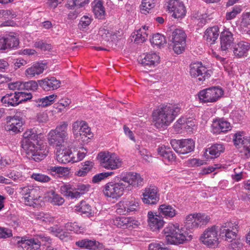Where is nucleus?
I'll use <instances>...</instances> for the list:
<instances>
[{"label":"nucleus","mask_w":250,"mask_h":250,"mask_svg":"<svg viewBox=\"0 0 250 250\" xmlns=\"http://www.w3.org/2000/svg\"><path fill=\"white\" fill-rule=\"evenodd\" d=\"M181 108L177 104L162 105L152 114L155 126L160 128L169 125L180 113Z\"/></svg>","instance_id":"nucleus-1"},{"label":"nucleus","mask_w":250,"mask_h":250,"mask_svg":"<svg viewBox=\"0 0 250 250\" xmlns=\"http://www.w3.org/2000/svg\"><path fill=\"white\" fill-rule=\"evenodd\" d=\"M167 242L170 244H183L186 241L191 239V236L183 228H179L178 224L168 225L163 230Z\"/></svg>","instance_id":"nucleus-2"},{"label":"nucleus","mask_w":250,"mask_h":250,"mask_svg":"<svg viewBox=\"0 0 250 250\" xmlns=\"http://www.w3.org/2000/svg\"><path fill=\"white\" fill-rule=\"evenodd\" d=\"M128 187L121 180V177L117 181H112L106 183L104 187V195L112 199H118L123 196Z\"/></svg>","instance_id":"nucleus-3"},{"label":"nucleus","mask_w":250,"mask_h":250,"mask_svg":"<svg viewBox=\"0 0 250 250\" xmlns=\"http://www.w3.org/2000/svg\"><path fill=\"white\" fill-rule=\"evenodd\" d=\"M22 148L25 151L27 157L36 162L43 160L46 156L48 151L44 146H41L37 143L21 144Z\"/></svg>","instance_id":"nucleus-4"},{"label":"nucleus","mask_w":250,"mask_h":250,"mask_svg":"<svg viewBox=\"0 0 250 250\" xmlns=\"http://www.w3.org/2000/svg\"><path fill=\"white\" fill-rule=\"evenodd\" d=\"M171 33L168 34L170 42H172L173 49L177 54L182 53L185 49L187 35L181 29H175Z\"/></svg>","instance_id":"nucleus-5"},{"label":"nucleus","mask_w":250,"mask_h":250,"mask_svg":"<svg viewBox=\"0 0 250 250\" xmlns=\"http://www.w3.org/2000/svg\"><path fill=\"white\" fill-rule=\"evenodd\" d=\"M42 242L50 243L51 238L44 234L37 235L36 238L26 239L24 238H17V244L19 247L26 248L27 250H37L41 245Z\"/></svg>","instance_id":"nucleus-6"},{"label":"nucleus","mask_w":250,"mask_h":250,"mask_svg":"<svg viewBox=\"0 0 250 250\" xmlns=\"http://www.w3.org/2000/svg\"><path fill=\"white\" fill-rule=\"evenodd\" d=\"M102 166L107 169L115 170L122 167V159L115 153L102 152L100 154Z\"/></svg>","instance_id":"nucleus-7"},{"label":"nucleus","mask_w":250,"mask_h":250,"mask_svg":"<svg viewBox=\"0 0 250 250\" xmlns=\"http://www.w3.org/2000/svg\"><path fill=\"white\" fill-rule=\"evenodd\" d=\"M21 193L23 196V202L27 206L35 207L39 204L38 200L41 197L40 191L38 188L27 186L21 188Z\"/></svg>","instance_id":"nucleus-8"},{"label":"nucleus","mask_w":250,"mask_h":250,"mask_svg":"<svg viewBox=\"0 0 250 250\" xmlns=\"http://www.w3.org/2000/svg\"><path fill=\"white\" fill-rule=\"evenodd\" d=\"M221 88L214 86L200 91L198 93L200 101L204 103L216 102L223 95Z\"/></svg>","instance_id":"nucleus-9"},{"label":"nucleus","mask_w":250,"mask_h":250,"mask_svg":"<svg viewBox=\"0 0 250 250\" xmlns=\"http://www.w3.org/2000/svg\"><path fill=\"white\" fill-rule=\"evenodd\" d=\"M233 141L241 153L247 158L250 157V137H245L243 132H238L234 134Z\"/></svg>","instance_id":"nucleus-10"},{"label":"nucleus","mask_w":250,"mask_h":250,"mask_svg":"<svg viewBox=\"0 0 250 250\" xmlns=\"http://www.w3.org/2000/svg\"><path fill=\"white\" fill-rule=\"evenodd\" d=\"M170 144L173 149L178 153L185 154L192 151L195 147V143L192 139H172Z\"/></svg>","instance_id":"nucleus-11"},{"label":"nucleus","mask_w":250,"mask_h":250,"mask_svg":"<svg viewBox=\"0 0 250 250\" xmlns=\"http://www.w3.org/2000/svg\"><path fill=\"white\" fill-rule=\"evenodd\" d=\"M217 227L212 226L206 229L200 237V241L208 247H215L219 244Z\"/></svg>","instance_id":"nucleus-12"},{"label":"nucleus","mask_w":250,"mask_h":250,"mask_svg":"<svg viewBox=\"0 0 250 250\" xmlns=\"http://www.w3.org/2000/svg\"><path fill=\"white\" fill-rule=\"evenodd\" d=\"M209 220L210 217L204 213L191 214L187 216L185 223L187 228H198L207 224Z\"/></svg>","instance_id":"nucleus-13"},{"label":"nucleus","mask_w":250,"mask_h":250,"mask_svg":"<svg viewBox=\"0 0 250 250\" xmlns=\"http://www.w3.org/2000/svg\"><path fill=\"white\" fill-rule=\"evenodd\" d=\"M208 70L200 62L192 63L190 65L189 73L191 77L197 78L199 82H203L209 77Z\"/></svg>","instance_id":"nucleus-14"},{"label":"nucleus","mask_w":250,"mask_h":250,"mask_svg":"<svg viewBox=\"0 0 250 250\" xmlns=\"http://www.w3.org/2000/svg\"><path fill=\"white\" fill-rule=\"evenodd\" d=\"M72 132L77 138L84 136L90 139L93 136L90 128L84 121L77 120L74 122L72 124Z\"/></svg>","instance_id":"nucleus-15"},{"label":"nucleus","mask_w":250,"mask_h":250,"mask_svg":"<svg viewBox=\"0 0 250 250\" xmlns=\"http://www.w3.org/2000/svg\"><path fill=\"white\" fill-rule=\"evenodd\" d=\"M167 9L174 18H182L186 15L185 7L180 0H167Z\"/></svg>","instance_id":"nucleus-16"},{"label":"nucleus","mask_w":250,"mask_h":250,"mask_svg":"<svg viewBox=\"0 0 250 250\" xmlns=\"http://www.w3.org/2000/svg\"><path fill=\"white\" fill-rule=\"evenodd\" d=\"M121 180L127 184V189L132 186L134 188L142 187L144 185V179L140 174L136 172H129L121 176Z\"/></svg>","instance_id":"nucleus-17"},{"label":"nucleus","mask_w":250,"mask_h":250,"mask_svg":"<svg viewBox=\"0 0 250 250\" xmlns=\"http://www.w3.org/2000/svg\"><path fill=\"white\" fill-rule=\"evenodd\" d=\"M220 49L222 52L227 53L234 43V38L233 34L228 29H225L220 35Z\"/></svg>","instance_id":"nucleus-18"},{"label":"nucleus","mask_w":250,"mask_h":250,"mask_svg":"<svg viewBox=\"0 0 250 250\" xmlns=\"http://www.w3.org/2000/svg\"><path fill=\"white\" fill-rule=\"evenodd\" d=\"M143 201L145 204L153 205L156 204L159 200L158 189L154 186L145 188L143 194Z\"/></svg>","instance_id":"nucleus-19"},{"label":"nucleus","mask_w":250,"mask_h":250,"mask_svg":"<svg viewBox=\"0 0 250 250\" xmlns=\"http://www.w3.org/2000/svg\"><path fill=\"white\" fill-rule=\"evenodd\" d=\"M250 49V43L242 41L236 43L232 49L234 55L238 58L246 57Z\"/></svg>","instance_id":"nucleus-20"},{"label":"nucleus","mask_w":250,"mask_h":250,"mask_svg":"<svg viewBox=\"0 0 250 250\" xmlns=\"http://www.w3.org/2000/svg\"><path fill=\"white\" fill-rule=\"evenodd\" d=\"M40 86L45 91L56 89L60 86L61 82L54 77H47L38 81Z\"/></svg>","instance_id":"nucleus-21"},{"label":"nucleus","mask_w":250,"mask_h":250,"mask_svg":"<svg viewBox=\"0 0 250 250\" xmlns=\"http://www.w3.org/2000/svg\"><path fill=\"white\" fill-rule=\"evenodd\" d=\"M148 225L152 231H156L162 228L164 224V221L162 216L154 214L152 211L147 213Z\"/></svg>","instance_id":"nucleus-22"},{"label":"nucleus","mask_w":250,"mask_h":250,"mask_svg":"<svg viewBox=\"0 0 250 250\" xmlns=\"http://www.w3.org/2000/svg\"><path fill=\"white\" fill-rule=\"evenodd\" d=\"M140 63L146 67H154L159 63L160 57L156 53L150 52L141 57Z\"/></svg>","instance_id":"nucleus-23"},{"label":"nucleus","mask_w":250,"mask_h":250,"mask_svg":"<svg viewBox=\"0 0 250 250\" xmlns=\"http://www.w3.org/2000/svg\"><path fill=\"white\" fill-rule=\"evenodd\" d=\"M7 125L5 129L14 133H18L20 131L22 125L21 118L18 115L14 116H9L7 118Z\"/></svg>","instance_id":"nucleus-24"},{"label":"nucleus","mask_w":250,"mask_h":250,"mask_svg":"<svg viewBox=\"0 0 250 250\" xmlns=\"http://www.w3.org/2000/svg\"><path fill=\"white\" fill-rule=\"evenodd\" d=\"M225 150V146L222 144H215L206 149L204 155L207 160L213 159L220 156Z\"/></svg>","instance_id":"nucleus-25"},{"label":"nucleus","mask_w":250,"mask_h":250,"mask_svg":"<svg viewBox=\"0 0 250 250\" xmlns=\"http://www.w3.org/2000/svg\"><path fill=\"white\" fill-rule=\"evenodd\" d=\"M212 131L213 133L219 134L226 132L231 129L230 123L222 119L216 120L212 124Z\"/></svg>","instance_id":"nucleus-26"},{"label":"nucleus","mask_w":250,"mask_h":250,"mask_svg":"<svg viewBox=\"0 0 250 250\" xmlns=\"http://www.w3.org/2000/svg\"><path fill=\"white\" fill-rule=\"evenodd\" d=\"M135 220L130 217H117L113 219V224L117 227L122 229L132 228L135 225Z\"/></svg>","instance_id":"nucleus-27"},{"label":"nucleus","mask_w":250,"mask_h":250,"mask_svg":"<svg viewBox=\"0 0 250 250\" xmlns=\"http://www.w3.org/2000/svg\"><path fill=\"white\" fill-rule=\"evenodd\" d=\"M76 244L79 247L91 250H100L103 248V244L95 240L83 239L76 242Z\"/></svg>","instance_id":"nucleus-28"},{"label":"nucleus","mask_w":250,"mask_h":250,"mask_svg":"<svg viewBox=\"0 0 250 250\" xmlns=\"http://www.w3.org/2000/svg\"><path fill=\"white\" fill-rule=\"evenodd\" d=\"M219 35V28L218 26H213L208 28L204 36L205 40L209 44H213L218 39Z\"/></svg>","instance_id":"nucleus-29"},{"label":"nucleus","mask_w":250,"mask_h":250,"mask_svg":"<svg viewBox=\"0 0 250 250\" xmlns=\"http://www.w3.org/2000/svg\"><path fill=\"white\" fill-rule=\"evenodd\" d=\"M45 65L41 63H36L25 70L26 76L29 78L35 77L42 73L45 69Z\"/></svg>","instance_id":"nucleus-30"},{"label":"nucleus","mask_w":250,"mask_h":250,"mask_svg":"<svg viewBox=\"0 0 250 250\" xmlns=\"http://www.w3.org/2000/svg\"><path fill=\"white\" fill-rule=\"evenodd\" d=\"M159 155L162 157L164 160L172 163L175 162L176 156L174 152L171 151L170 148L166 147H160L158 148Z\"/></svg>","instance_id":"nucleus-31"},{"label":"nucleus","mask_w":250,"mask_h":250,"mask_svg":"<svg viewBox=\"0 0 250 250\" xmlns=\"http://www.w3.org/2000/svg\"><path fill=\"white\" fill-rule=\"evenodd\" d=\"M60 190L64 196L71 199L78 198L80 197L76 188L70 185H64L61 186Z\"/></svg>","instance_id":"nucleus-32"},{"label":"nucleus","mask_w":250,"mask_h":250,"mask_svg":"<svg viewBox=\"0 0 250 250\" xmlns=\"http://www.w3.org/2000/svg\"><path fill=\"white\" fill-rule=\"evenodd\" d=\"M71 154V151L68 149H60L57 152L56 159L61 163L66 164L72 162Z\"/></svg>","instance_id":"nucleus-33"},{"label":"nucleus","mask_w":250,"mask_h":250,"mask_svg":"<svg viewBox=\"0 0 250 250\" xmlns=\"http://www.w3.org/2000/svg\"><path fill=\"white\" fill-rule=\"evenodd\" d=\"M17 92L7 94L1 99V103L5 106H15L19 104Z\"/></svg>","instance_id":"nucleus-34"},{"label":"nucleus","mask_w":250,"mask_h":250,"mask_svg":"<svg viewBox=\"0 0 250 250\" xmlns=\"http://www.w3.org/2000/svg\"><path fill=\"white\" fill-rule=\"evenodd\" d=\"M159 213L162 216H164L166 218H172L174 217L177 211L171 205L167 204H162L160 206L159 208Z\"/></svg>","instance_id":"nucleus-35"},{"label":"nucleus","mask_w":250,"mask_h":250,"mask_svg":"<svg viewBox=\"0 0 250 250\" xmlns=\"http://www.w3.org/2000/svg\"><path fill=\"white\" fill-rule=\"evenodd\" d=\"M92 4L95 16L98 19H103L105 15V9L102 0H94Z\"/></svg>","instance_id":"nucleus-36"},{"label":"nucleus","mask_w":250,"mask_h":250,"mask_svg":"<svg viewBox=\"0 0 250 250\" xmlns=\"http://www.w3.org/2000/svg\"><path fill=\"white\" fill-rule=\"evenodd\" d=\"M38 135L34 129L27 130L23 134V139L21 144L29 143H37Z\"/></svg>","instance_id":"nucleus-37"},{"label":"nucleus","mask_w":250,"mask_h":250,"mask_svg":"<svg viewBox=\"0 0 250 250\" xmlns=\"http://www.w3.org/2000/svg\"><path fill=\"white\" fill-rule=\"evenodd\" d=\"M48 136L49 144L53 146H61L65 140L52 130L49 132Z\"/></svg>","instance_id":"nucleus-38"},{"label":"nucleus","mask_w":250,"mask_h":250,"mask_svg":"<svg viewBox=\"0 0 250 250\" xmlns=\"http://www.w3.org/2000/svg\"><path fill=\"white\" fill-rule=\"evenodd\" d=\"M57 96L55 94L50 95L42 98L37 99L36 105L37 107H44L52 104L56 99Z\"/></svg>","instance_id":"nucleus-39"},{"label":"nucleus","mask_w":250,"mask_h":250,"mask_svg":"<svg viewBox=\"0 0 250 250\" xmlns=\"http://www.w3.org/2000/svg\"><path fill=\"white\" fill-rule=\"evenodd\" d=\"M148 27L143 26L136 31V33L133 37H134V41L136 43H142L145 42L148 37Z\"/></svg>","instance_id":"nucleus-40"},{"label":"nucleus","mask_w":250,"mask_h":250,"mask_svg":"<svg viewBox=\"0 0 250 250\" xmlns=\"http://www.w3.org/2000/svg\"><path fill=\"white\" fill-rule=\"evenodd\" d=\"M155 6V0H142L140 5V11L142 14H147Z\"/></svg>","instance_id":"nucleus-41"},{"label":"nucleus","mask_w":250,"mask_h":250,"mask_svg":"<svg viewBox=\"0 0 250 250\" xmlns=\"http://www.w3.org/2000/svg\"><path fill=\"white\" fill-rule=\"evenodd\" d=\"M47 171L52 175L58 174L60 176H64L69 173V169L68 167L59 166L48 167Z\"/></svg>","instance_id":"nucleus-42"},{"label":"nucleus","mask_w":250,"mask_h":250,"mask_svg":"<svg viewBox=\"0 0 250 250\" xmlns=\"http://www.w3.org/2000/svg\"><path fill=\"white\" fill-rule=\"evenodd\" d=\"M68 124L66 122H61L58 125L55 129H52L57 134L60 135L65 139L67 138V127Z\"/></svg>","instance_id":"nucleus-43"},{"label":"nucleus","mask_w":250,"mask_h":250,"mask_svg":"<svg viewBox=\"0 0 250 250\" xmlns=\"http://www.w3.org/2000/svg\"><path fill=\"white\" fill-rule=\"evenodd\" d=\"M87 149L84 147L81 148L78 151L72 152V162L76 163L82 161L86 156Z\"/></svg>","instance_id":"nucleus-44"},{"label":"nucleus","mask_w":250,"mask_h":250,"mask_svg":"<svg viewBox=\"0 0 250 250\" xmlns=\"http://www.w3.org/2000/svg\"><path fill=\"white\" fill-rule=\"evenodd\" d=\"M4 39L5 42V49L14 48L19 45V40L18 38L14 35H8V36L4 38Z\"/></svg>","instance_id":"nucleus-45"},{"label":"nucleus","mask_w":250,"mask_h":250,"mask_svg":"<svg viewBox=\"0 0 250 250\" xmlns=\"http://www.w3.org/2000/svg\"><path fill=\"white\" fill-rule=\"evenodd\" d=\"M65 229L67 230L72 231L76 233H81L83 231V228L79 226L76 222H68L64 225Z\"/></svg>","instance_id":"nucleus-46"},{"label":"nucleus","mask_w":250,"mask_h":250,"mask_svg":"<svg viewBox=\"0 0 250 250\" xmlns=\"http://www.w3.org/2000/svg\"><path fill=\"white\" fill-rule=\"evenodd\" d=\"M150 42L153 45L160 46L166 43L165 37L159 34H154L150 39Z\"/></svg>","instance_id":"nucleus-47"},{"label":"nucleus","mask_w":250,"mask_h":250,"mask_svg":"<svg viewBox=\"0 0 250 250\" xmlns=\"http://www.w3.org/2000/svg\"><path fill=\"white\" fill-rule=\"evenodd\" d=\"M5 176L15 181L21 182L25 180L26 178L22 174V173L17 171H12L5 175Z\"/></svg>","instance_id":"nucleus-48"},{"label":"nucleus","mask_w":250,"mask_h":250,"mask_svg":"<svg viewBox=\"0 0 250 250\" xmlns=\"http://www.w3.org/2000/svg\"><path fill=\"white\" fill-rule=\"evenodd\" d=\"M127 204V210L128 213L136 211L139 208V203L137 200L131 199L130 200H125Z\"/></svg>","instance_id":"nucleus-49"},{"label":"nucleus","mask_w":250,"mask_h":250,"mask_svg":"<svg viewBox=\"0 0 250 250\" xmlns=\"http://www.w3.org/2000/svg\"><path fill=\"white\" fill-rule=\"evenodd\" d=\"M79 211L84 214H91L92 208L91 206L85 201L81 202L79 206L77 207Z\"/></svg>","instance_id":"nucleus-50"},{"label":"nucleus","mask_w":250,"mask_h":250,"mask_svg":"<svg viewBox=\"0 0 250 250\" xmlns=\"http://www.w3.org/2000/svg\"><path fill=\"white\" fill-rule=\"evenodd\" d=\"M92 20V19L91 17H89L87 15L83 16L81 18L78 24L79 28L81 30L85 28L91 23Z\"/></svg>","instance_id":"nucleus-51"},{"label":"nucleus","mask_w":250,"mask_h":250,"mask_svg":"<svg viewBox=\"0 0 250 250\" xmlns=\"http://www.w3.org/2000/svg\"><path fill=\"white\" fill-rule=\"evenodd\" d=\"M113 174V172H105L99 173L94 176L92 178V182L94 183H97Z\"/></svg>","instance_id":"nucleus-52"},{"label":"nucleus","mask_w":250,"mask_h":250,"mask_svg":"<svg viewBox=\"0 0 250 250\" xmlns=\"http://www.w3.org/2000/svg\"><path fill=\"white\" fill-rule=\"evenodd\" d=\"M149 250H168L165 244L162 242H152L148 246Z\"/></svg>","instance_id":"nucleus-53"},{"label":"nucleus","mask_w":250,"mask_h":250,"mask_svg":"<svg viewBox=\"0 0 250 250\" xmlns=\"http://www.w3.org/2000/svg\"><path fill=\"white\" fill-rule=\"evenodd\" d=\"M238 225L237 224L234 225L232 222H228L224 223L222 224L220 228V235L224 234L225 231L232 229H237Z\"/></svg>","instance_id":"nucleus-54"},{"label":"nucleus","mask_w":250,"mask_h":250,"mask_svg":"<svg viewBox=\"0 0 250 250\" xmlns=\"http://www.w3.org/2000/svg\"><path fill=\"white\" fill-rule=\"evenodd\" d=\"M21 86V88L26 90L35 91L37 89L38 84L35 81H30L22 83Z\"/></svg>","instance_id":"nucleus-55"},{"label":"nucleus","mask_w":250,"mask_h":250,"mask_svg":"<svg viewBox=\"0 0 250 250\" xmlns=\"http://www.w3.org/2000/svg\"><path fill=\"white\" fill-rule=\"evenodd\" d=\"M31 177L37 181L42 183L48 182L51 179L48 176L42 173H33Z\"/></svg>","instance_id":"nucleus-56"},{"label":"nucleus","mask_w":250,"mask_h":250,"mask_svg":"<svg viewBox=\"0 0 250 250\" xmlns=\"http://www.w3.org/2000/svg\"><path fill=\"white\" fill-rule=\"evenodd\" d=\"M234 229H229L226 231H225L223 235L221 234L223 238H225V240L228 242H231L233 240H234L236 237V233L234 231Z\"/></svg>","instance_id":"nucleus-57"},{"label":"nucleus","mask_w":250,"mask_h":250,"mask_svg":"<svg viewBox=\"0 0 250 250\" xmlns=\"http://www.w3.org/2000/svg\"><path fill=\"white\" fill-rule=\"evenodd\" d=\"M50 202L54 205L61 206L64 202V200L61 195L54 193L50 198Z\"/></svg>","instance_id":"nucleus-58"},{"label":"nucleus","mask_w":250,"mask_h":250,"mask_svg":"<svg viewBox=\"0 0 250 250\" xmlns=\"http://www.w3.org/2000/svg\"><path fill=\"white\" fill-rule=\"evenodd\" d=\"M19 104L23 102L27 101L32 98V95L30 93H25L23 92H17Z\"/></svg>","instance_id":"nucleus-59"},{"label":"nucleus","mask_w":250,"mask_h":250,"mask_svg":"<svg viewBox=\"0 0 250 250\" xmlns=\"http://www.w3.org/2000/svg\"><path fill=\"white\" fill-rule=\"evenodd\" d=\"M127 204L125 201L119 202L117 205V212L119 214H126L128 213Z\"/></svg>","instance_id":"nucleus-60"},{"label":"nucleus","mask_w":250,"mask_h":250,"mask_svg":"<svg viewBox=\"0 0 250 250\" xmlns=\"http://www.w3.org/2000/svg\"><path fill=\"white\" fill-rule=\"evenodd\" d=\"M241 9L239 7H233V10L226 14V19L230 20L234 18L236 16L240 13Z\"/></svg>","instance_id":"nucleus-61"},{"label":"nucleus","mask_w":250,"mask_h":250,"mask_svg":"<svg viewBox=\"0 0 250 250\" xmlns=\"http://www.w3.org/2000/svg\"><path fill=\"white\" fill-rule=\"evenodd\" d=\"M242 25L245 31L250 35V13H248L247 18L243 20Z\"/></svg>","instance_id":"nucleus-62"},{"label":"nucleus","mask_w":250,"mask_h":250,"mask_svg":"<svg viewBox=\"0 0 250 250\" xmlns=\"http://www.w3.org/2000/svg\"><path fill=\"white\" fill-rule=\"evenodd\" d=\"M99 34L105 40H109V38L112 35V32L104 28H101L99 31Z\"/></svg>","instance_id":"nucleus-63"},{"label":"nucleus","mask_w":250,"mask_h":250,"mask_svg":"<svg viewBox=\"0 0 250 250\" xmlns=\"http://www.w3.org/2000/svg\"><path fill=\"white\" fill-rule=\"evenodd\" d=\"M13 162L9 158L0 156V168L2 169L8 165H10Z\"/></svg>","instance_id":"nucleus-64"}]
</instances>
